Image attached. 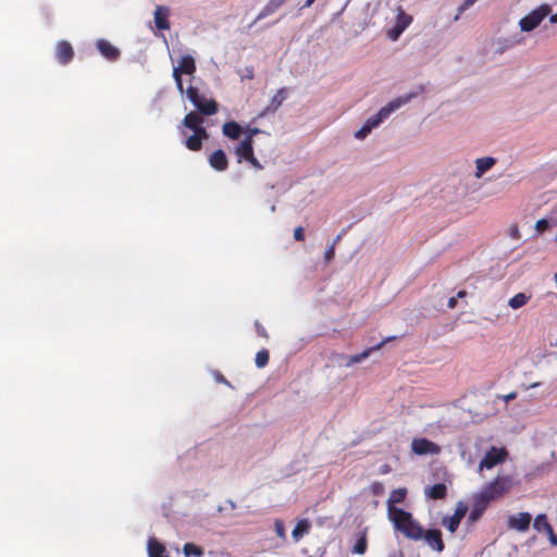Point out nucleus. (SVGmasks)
I'll return each instance as SVG.
<instances>
[{"mask_svg": "<svg viewBox=\"0 0 557 557\" xmlns=\"http://www.w3.org/2000/svg\"><path fill=\"white\" fill-rule=\"evenodd\" d=\"M476 0H465L462 4H460L458 11L459 13L465 12L467 9H469Z\"/></svg>", "mask_w": 557, "mask_h": 557, "instance_id": "de8ad7c7", "label": "nucleus"}, {"mask_svg": "<svg viewBox=\"0 0 557 557\" xmlns=\"http://www.w3.org/2000/svg\"><path fill=\"white\" fill-rule=\"evenodd\" d=\"M556 240H557V234H556Z\"/></svg>", "mask_w": 557, "mask_h": 557, "instance_id": "69168bd1", "label": "nucleus"}, {"mask_svg": "<svg viewBox=\"0 0 557 557\" xmlns=\"http://www.w3.org/2000/svg\"><path fill=\"white\" fill-rule=\"evenodd\" d=\"M214 379L218 383H223L230 387H233L231 383L224 377V375L220 372H214Z\"/></svg>", "mask_w": 557, "mask_h": 557, "instance_id": "49530a36", "label": "nucleus"}, {"mask_svg": "<svg viewBox=\"0 0 557 557\" xmlns=\"http://www.w3.org/2000/svg\"><path fill=\"white\" fill-rule=\"evenodd\" d=\"M274 529H275V533L276 535L283 541L285 542L286 541V533H285V527H284V523L282 520L280 519H276L274 521Z\"/></svg>", "mask_w": 557, "mask_h": 557, "instance_id": "e433bc0d", "label": "nucleus"}, {"mask_svg": "<svg viewBox=\"0 0 557 557\" xmlns=\"http://www.w3.org/2000/svg\"><path fill=\"white\" fill-rule=\"evenodd\" d=\"M341 236H342V234H338V235L336 236V238H335V239H334V242H333L334 246H335V245H336V243L341 239Z\"/></svg>", "mask_w": 557, "mask_h": 557, "instance_id": "e2e57ef3", "label": "nucleus"}, {"mask_svg": "<svg viewBox=\"0 0 557 557\" xmlns=\"http://www.w3.org/2000/svg\"><path fill=\"white\" fill-rule=\"evenodd\" d=\"M369 488L372 495L374 496H381L384 494L385 491L384 485L381 482L372 483Z\"/></svg>", "mask_w": 557, "mask_h": 557, "instance_id": "58836bf2", "label": "nucleus"}, {"mask_svg": "<svg viewBox=\"0 0 557 557\" xmlns=\"http://www.w3.org/2000/svg\"><path fill=\"white\" fill-rule=\"evenodd\" d=\"M529 299L530 296H527L524 293H519L509 299L508 306L512 309H519L523 307Z\"/></svg>", "mask_w": 557, "mask_h": 557, "instance_id": "473e14b6", "label": "nucleus"}, {"mask_svg": "<svg viewBox=\"0 0 557 557\" xmlns=\"http://www.w3.org/2000/svg\"><path fill=\"white\" fill-rule=\"evenodd\" d=\"M397 515L388 517L395 530L403 533L407 539L420 541L424 536V529L412 517L411 512L405 509L396 510Z\"/></svg>", "mask_w": 557, "mask_h": 557, "instance_id": "f257e3e1", "label": "nucleus"}, {"mask_svg": "<svg viewBox=\"0 0 557 557\" xmlns=\"http://www.w3.org/2000/svg\"><path fill=\"white\" fill-rule=\"evenodd\" d=\"M169 10L163 7H158L154 11V23L158 29H169L170 24L168 21Z\"/></svg>", "mask_w": 557, "mask_h": 557, "instance_id": "bb28decb", "label": "nucleus"}, {"mask_svg": "<svg viewBox=\"0 0 557 557\" xmlns=\"http://www.w3.org/2000/svg\"><path fill=\"white\" fill-rule=\"evenodd\" d=\"M243 127L235 121H230L224 123L222 127V133L224 136L230 139L236 140L240 137Z\"/></svg>", "mask_w": 557, "mask_h": 557, "instance_id": "a878e982", "label": "nucleus"}, {"mask_svg": "<svg viewBox=\"0 0 557 557\" xmlns=\"http://www.w3.org/2000/svg\"><path fill=\"white\" fill-rule=\"evenodd\" d=\"M242 132L246 134L245 138H251V139H253V136L259 135V134L269 135L265 131L260 129L258 127H251L250 125H246L245 127H243Z\"/></svg>", "mask_w": 557, "mask_h": 557, "instance_id": "c9c22d12", "label": "nucleus"}, {"mask_svg": "<svg viewBox=\"0 0 557 557\" xmlns=\"http://www.w3.org/2000/svg\"><path fill=\"white\" fill-rule=\"evenodd\" d=\"M227 505L230 506L231 510H234L236 508V505L233 500H227Z\"/></svg>", "mask_w": 557, "mask_h": 557, "instance_id": "680f3d73", "label": "nucleus"}, {"mask_svg": "<svg viewBox=\"0 0 557 557\" xmlns=\"http://www.w3.org/2000/svg\"><path fill=\"white\" fill-rule=\"evenodd\" d=\"M532 517L529 512H520L517 516H509L508 528L520 532L529 530Z\"/></svg>", "mask_w": 557, "mask_h": 557, "instance_id": "f3484780", "label": "nucleus"}, {"mask_svg": "<svg viewBox=\"0 0 557 557\" xmlns=\"http://www.w3.org/2000/svg\"><path fill=\"white\" fill-rule=\"evenodd\" d=\"M407 495V490L405 487L393 490L388 499H387V515L388 517L397 515L396 510L398 507H395V504L401 503Z\"/></svg>", "mask_w": 557, "mask_h": 557, "instance_id": "aec40b11", "label": "nucleus"}, {"mask_svg": "<svg viewBox=\"0 0 557 557\" xmlns=\"http://www.w3.org/2000/svg\"><path fill=\"white\" fill-rule=\"evenodd\" d=\"M411 449L417 455L437 454L440 450L436 444L426 438L413 440L411 443Z\"/></svg>", "mask_w": 557, "mask_h": 557, "instance_id": "dca6fc26", "label": "nucleus"}, {"mask_svg": "<svg viewBox=\"0 0 557 557\" xmlns=\"http://www.w3.org/2000/svg\"><path fill=\"white\" fill-rule=\"evenodd\" d=\"M203 119L197 112H189L183 121L185 127L189 128L193 132H200V128H205L202 126Z\"/></svg>", "mask_w": 557, "mask_h": 557, "instance_id": "b1692460", "label": "nucleus"}, {"mask_svg": "<svg viewBox=\"0 0 557 557\" xmlns=\"http://www.w3.org/2000/svg\"><path fill=\"white\" fill-rule=\"evenodd\" d=\"M183 554L185 557H202L205 552L202 547L194 543H186L183 547Z\"/></svg>", "mask_w": 557, "mask_h": 557, "instance_id": "7c9ffc66", "label": "nucleus"}, {"mask_svg": "<svg viewBox=\"0 0 557 557\" xmlns=\"http://www.w3.org/2000/svg\"><path fill=\"white\" fill-rule=\"evenodd\" d=\"M334 255H335V247H334V244H332L324 251V259H325V261L330 262L334 258Z\"/></svg>", "mask_w": 557, "mask_h": 557, "instance_id": "79ce46f5", "label": "nucleus"}, {"mask_svg": "<svg viewBox=\"0 0 557 557\" xmlns=\"http://www.w3.org/2000/svg\"><path fill=\"white\" fill-rule=\"evenodd\" d=\"M425 495L431 499H444L447 495V487L444 483H436L425 490Z\"/></svg>", "mask_w": 557, "mask_h": 557, "instance_id": "cd10ccee", "label": "nucleus"}, {"mask_svg": "<svg viewBox=\"0 0 557 557\" xmlns=\"http://www.w3.org/2000/svg\"><path fill=\"white\" fill-rule=\"evenodd\" d=\"M547 533L552 545L557 546V535L554 533L553 528L550 527V531H545Z\"/></svg>", "mask_w": 557, "mask_h": 557, "instance_id": "8fccbe9b", "label": "nucleus"}, {"mask_svg": "<svg viewBox=\"0 0 557 557\" xmlns=\"http://www.w3.org/2000/svg\"><path fill=\"white\" fill-rule=\"evenodd\" d=\"M368 541H367V529L358 533L357 541L351 549V553L363 555L367 552Z\"/></svg>", "mask_w": 557, "mask_h": 557, "instance_id": "c85d7f7f", "label": "nucleus"}, {"mask_svg": "<svg viewBox=\"0 0 557 557\" xmlns=\"http://www.w3.org/2000/svg\"><path fill=\"white\" fill-rule=\"evenodd\" d=\"M196 71L195 59L191 55H184L176 65V89L183 95L185 92L184 79L182 75H188L190 78L188 79V85L191 83L194 78V73Z\"/></svg>", "mask_w": 557, "mask_h": 557, "instance_id": "6e6552de", "label": "nucleus"}, {"mask_svg": "<svg viewBox=\"0 0 557 557\" xmlns=\"http://www.w3.org/2000/svg\"><path fill=\"white\" fill-rule=\"evenodd\" d=\"M516 397H517V393L512 392V393L506 395L504 399H505L506 403H508V401L515 399Z\"/></svg>", "mask_w": 557, "mask_h": 557, "instance_id": "6e6d98bb", "label": "nucleus"}, {"mask_svg": "<svg viewBox=\"0 0 557 557\" xmlns=\"http://www.w3.org/2000/svg\"><path fill=\"white\" fill-rule=\"evenodd\" d=\"M184 94H186L187 99L197 109V113L201 115H212L216 113L218 103L212 99L208 100L201 96L197 87H194L191 84H189L187 85Z\"/></svg>", "mask_w": 557, "mask_h": 557, "instance_id": "39448f33", "label": "nucleus"}, {"mask_svg": "<svg viewBox=\"0 0 557 557\" xmlns=\"http://www.w3.org/2000/svg\"><path fill=\"white\" fill-rule=\"evenodd\" d=\"M550 523L547 520V516L545 513L537 515L533 522V528L537 532L550 531Z\"/></svg>", "mask_w": 557, "mask_h": 557, "instance_id": "c756f323", "label": "nucleus"}, {"mask_svg": "<svg viewBox=\"0 0 557 557\" xmlns=\"http://www.w3.org/2000/svg\"><path fill=\"white\" fill-rule=\"evenodd\" d=\"M96 47L99 53L108 61L115 62L121 57V51L107 39H98Z\"/></svg>", "mask_w": 557, "mask_h": 557, "instance_id": "ddd939ff", "label": "nucleus"}, {"mask_svg": "<svg viewBox=\"0 0 557 557\" xmlns=\"http://www.w3.org/2000/svg\"><path fill=\"white\" fill-rule=\"evenodd\" d=\"M412 17L405 12L400 11L397 15L396 25L388 30V38L396 41L401 33L409 26Z\"/></svg>", "mask_w": 557, "mask_h": 557, "instance_id": "4468645a", "label": "nucleus"}, {"mask_svg": "<svg viewBox=\"0 0 557 557\" xmlns=\"http://www.w3.org/2000/svg\"><path fill=\"white\" fill-rule=\"evenodd\" d=\"M242 78L252 79L253 78V69L252 67H246L244 70V73L240 74Z\"/></svg>", "mask_w": 557, "mask_h": 557, "instance_id": "09e8293b", "label": "nucleus"}, {"mask_svg": "<svg viewBox=\"0 0 557 557\" xmlns=\"http://www.w3.org/2000/svg\"><path fill=\"white\" fill-rule=\"evenodd\" d=\"M255 362L258 368L265 367L269 362V351L267 349L258 351L256 355Z\"/></svg>", "mask_w": 557, "mask_h": 557, "instance_id": "72a5a7b5", "label": "nucleus"}, {"mask_svg": "<svg viewBox=\"0 0 557 557\" xmlns=\"http://www.w3.org/2000/svg\"><path fill=\"white\" fill-rule=\"evenodd\" d=\"M466 295H467V292H466V290H459V292L457 293V296H456V297H457V298H463V297H466Z\"/></svg>", "mask_w": 557, "mask_h": 557, "instance_id": "052dcab7", "label": "nucleus"}, {"mask_svg": "<svg viewBox=\"0 0 557 557\" xmlns=\"http://www.w3.org/2000/svg\"><path fill=\"white\" fill-rule=\"evenodd\" d=\"M556 224L557 223L552 219H541L536 222L535 228L539 233H544L546 230H549L552 226Z\"/></svg>", "mask_w": 557, "mask_h": 557, "instance_id": "f704fd0d", "label": "nucleus"}, {"mask_svg": "<svg viewBox=\"0 0 557 557\" xmlns=\"http://www.w3.org/2000/svg\"><path fill=\"white\" fill-rule=\"evenodd\" d=\"M549 22L552 24H556L557 23V13L556 14H549Z\"/></svg>", "mask_w": 557, "mask_h": 557, "instance_id": "bf43d9fd", "label": "nucleus"}, {"mask_svg": "<svg viewBox=\"0 0 557 557\" xmlns=\"http://www.w3.org/2000/svg\"><path fill=\"white\" fill-rule=\"evenodd\" d=\"M391 471H392V468H391V466H389V465H387V463L382 465V466L380 467V470H379L380 474H387V473H389Z\"/></svg>", "mask_w": 557, "mask_h": 557, "instance_id": "3c124183", "label": "nucleus"}, {"mask_svg": "<svg viewBox=\"0 0 557 557\" xmlns=\"http://www.w3.org/2000/svg\"><path fill=\"white\" fill-rule=\"evenodd\" d=\"M184 94H186L187 99L197 109V113L201 115H212L216 113L218 103L212 99L208 100L201 96L197 87H194L191 84H189L187 85Z\"/></svg>", "mask_w": 557, "mask_h": 557, "instance_id": "423d86ee", "label": "nucleus"}, {"mask_svg": "<svg viewBox=\"0 0 557 557\" xmlns=\"http://www.w3.org/2000/svg\"><path fill=\"white\" fill-rule=\"evenodd\" d=\"M236 156L238 157V162H242V159H248L253 154V139L244 138L240 144L237 146L235 150Z\"/></svg>", "mask_w": 557, "mask_h": 557, "instance_id": "5701e85b", "label": "nucleus"}, {"mask_svg": "<svg viewBox=\"0 0 557 557\" xmlns=\"http://www.w3.org/2000/svg\"><path fill=\"white\" fill-rule=\"evenodd\" d=\"M511 236L515 237V238L519 237V230H518L517 226H512L511 227Z\"/></svg>", "mask_w": 557, "mask_h": 557, "instance_id": "13d9d810", "label": "nucleus"}, {"mask_svg": "<svg viewBox=\"0 0 557 557\" xmlns=\"http://www.w3.org/2000/svg\"><path fill=\"white\" fill-rule=\"evenodd\" d=\"M74 49L67 40H60L55 45V59L62 65H66L74 59Z\"/></svg>", "mask_w": 557, "mask_h": 557, "instance_id": "9b49d317", "label": "nucleus"}, {"mask_svg": "<svg viewBox=\"0 0 557 557\" xmlns=\"http://www.w3.org/2000/svg\"><path fill=\"white\" fill-rule=\"evenodd\" d=\"M310 529V523L307 520H302L297 523L292 532L293 539L297 542L299 541L304 534L308 533Z\"/></svg>", "mask_w": 557, "mask_h": 557, "instance_id": "2f4dec72", "label": "nucleus"}, {"mask_svg": "<svg viewBox=\"0 0 557 557\" xmlns=\"http://www.w3.org/2000/svg\"><path fill=\"white\" fill-rule=\"evenodd\" d=\"M468 511V505L465 504L463 502H458L456 508H455V512L451 517H444L443 520H442V524L447 528V530L450 532V533H454L461 520L463 519V517L466 516Z\"/></svg>", "mask_w": 557, "mask_h": 557, "instance_id": "9d476101", "label": "nucleus"}, {"mask_svg": "<svg viewBox=\"0 0 557 557\" xmlns=\"http://www.w3.org/2000/svg\"><path fill=\"white\" fill-rule=\"evenodd\" d=\"M506 457L507 450L505 448H496L492 446L479 462L478 471L482 472L484 469H492L504 462Z\"/></svg>", "mask_w": 557, "mask_h": 557, "instance_id": "1a4fd4ad", "label": "nucleus"}, {"mask_svg": "<svg viewBox=\"0 0 557 557\" xmlns=\"http://www.w3.org/2000/svg\"><path fill=\"white\" fill-rule=\"evenodd\" d=\"M418 91L409 92L393 99L386 106H384L376 114L369 117L363 125L367 126L372 132V129L379 127L393 112L398 110L400 107L409 103L413 98L418 96Z\"/></svg>", "mask_w": 557, "mask_h": 557, "instance_id": "20e7f679", "label": "nucleus"}, {"mask_svg": "<svg viewBox=\"0 0 557 557\" xmlns=\"http://www.w3.org/2000/svg\"><path fill=\"white\" fill-rule=\"evenodd\" d=\"M456 305H457V297H450L447 302L448 308L454 309L456 307Z\"/></svg>", "mask_w": 557, "mask_h": 557, "instance_id": "5fc2aeb1", "label": "nucleus"}, {"mask_svg": "<svg viewBox=\"0 0 557 557\" xmlns=\"http://www.w3.org/2000/svg\"><path fill=\"white\" fill-rule=\"evenodd\" d=\"M224 509H225V508H224L223 506H219V507H218V511H219V512H222Z\"/></svg>", "mask_w": 557, "mask_h": 557, "instance_id": "0e129e2a", "label": "nucleus"}, {"mask_svg": "<svg viewBox=\"0 0 557 557\" xmlns=\"http://www.w3.org/2000/svg\"><path fill=\"white\" fill-rule=\"evenodd\" d=\"M287 98L286 88H280L276 94L271 98L270 103L261 110L255 120L263 119L269 113L275 112L283 103V101Z\"/></svg>", "mask_w": 557, "mask_h": 557, "instance_id": "f8f14e48", "label": "nucleus"}, {"mask_svg": "<svg viewBox=\"0 0 557 557\" xmlns=\"http://www.w3.org/2000/svg\"><path fill=\"white\" fill-rule=\"evenodd\" d=\"M315 0H306V2L300 7V10L307 9L313 4Z\"/></svg>", "mask_w": 557, "mask_h": 557, "instance_id": "4d7b16f0", "label": "nucleus"}, {"mask_svg": "<svg viewBox=\"0 0 557 557\" xmlns=\"http://www.w3.org/2000/svg\"><path fill=\"white\" fill-rule=\"evenodd\" d=\"M511 486V479L509 476H497L494 481L490 482L480 493L474 495L473 506L485 511L491 500L502 496Z\"/></svg>", "mask_w": 557, "mask_h": 557, "instance_id": "f03ea898", "label": "nucleus"}, {"mask_svg": "<svg viewBox=\"0 0 557 557\" xmlns=\"http://www.w3.org/2000/svg\"><path fill=\"white\" fill-rule=\"evenodd\" d=\"M276 11V8H274L272 4L268 3L264 9L259 13V15L257 16L256 21H259L272 13H274Z\"/></svg>", "mask_w": 557, "mask_h": 557, "instance_id": "ea45409f", "label": "nucleus"}, {"mask_svg": "<svg viewBox=\"0 0 557 557\" xmlns=\"http://www.w3.org/2000/svg\"><path fill=\"white\" fill-rule=\"evenodd\" d=\"M148 555L149 557H170L165 546L154 537H150L148 541Z\"/></svg>", "mask_w": 557, "mask_h": 557, "instance_id": "393cba45", "label": "nucleus"}, {"mask_svg": "<svg viewBox=\"0 0 557 557\" xmlns=\"http://www.w3.org/2000/svg\"><path fill=\"white\" fill-rule=\"evenodd\" d=\"M256 327H257L259 335H261L263 337H268L265 330L258 322H256Z\"/></svg>", "mask_w": 557, "mask_h": 557, "instance_id": "603ef678", "label": "nucleus"}, {"mask_svg": "<svg viewBox=\"0 0 557 557\" xmlns=\"http://www.w3.org/2000/svg\"><path fill=\"white\" fill-rule=\"evenodd\" d=\"M422 540H424L425 543L437 553L443 552L445 548L442 539V532L438 529L424 530V536L422 537Z\"/></svg>", "mask_w": 557, "mask_h": 557, "instance_id": "2eb2a0df", "label": "nucleus"}, {"mask_svg": "<svg viewBox=\"0 0 557 557\" xmlns=\"http://www.w3.org/2000/svg\"><path fill=\"white\" fill-rule=\"evenodd\" d=\"M284 0H270L269 3L272 4L276 10L283 5Z\"/></svg>", "mask_w": 557, "mask_h": 557, "instance_id": "864d4df0", "label": "nucleus"}, {"mask_svg": "<svg viewBox=\"0 0 557 557\" xmlns=\"http://www.w3.org/2000/svg\"><path fill=\"white\" fill-rule=\"evenodd\" d=\"M246 161L249 162L257 170L263 169V165H261V163L258 161L255 154L250 156L248 159H246Z\"/></svg>", "mask_w": 557, "mask_h": 557, "instance_id": "a18cd8bd", "label": "nucleus"}, {"mask_svg": "<svg viewBox=\"0 0 557 557\" xmlns=\"http://www.w3.org/2000/svg\"><path fill=\"white\" fill-rule=\"evenodd\" d=\"M294 238L297 242H302L305 239V230L301 226H298L294 231Z\"/></svg>", "mask_w": 557, "mask_h": 557, "instance_id": "37998d69", "label": "nucleus"}, {"mask_svg": "<svg viewBox=\"0 0 557 557\" xmlns=\"http://www.w3.org/2000/svg\"><path fill=\"white\" fill-rule=\"evenodd\" d=\"M418 91L409 92L393 99L386 106H384L376 114L369 117L363 125L367 126L372 132V129L379 127L393 112L398 110L400 107L409 103L413 98L418 96Z\"/></svg>", "mask_w": 557, "mask_h": 557, "instance_id": "7ed1b4c3", "label": "nucleus"}, {"mask_svg": "<svg viewBox=\"0 0 557 557\" xmlns=\"http://www.w3.org/2000/svg\"><path fill=\"white\" fill-rule=\"evenodd\" d=\"M371 133V131L367 127V126H362L360 129H358L357 132H355V138L359 139V140H362L364 139L369 134Z\"/></svg>", "mask_w": 557, "mask_h": 557, "instance_id": "a19ab883", "label": "nucleus"}, {"mask_svg": "<svg viewBox=\"0 0 557 557\" xmlns=\"http://www.w3.org/2000/svg\"><path fill=\"white\" fill-rule=\"evenodd\" d=\"M461 458L469 465H473L476 460V456H473L471 453H467L466 450L461 451Z\"/></svg>", "mask_w": 557, "mask_h": 557, "instance_id": "c03bdc74", "label": "nucleus"}, {"mask_svg": "<svg viewBox=\"0 0 557 557\" xmlns=\"http://www.w3.org/2000/svg\"><path fill=\"white\" fill-rule=\"evenodd\" d=\"M552 13L549 4H541L539 8L531 11L528 15L522 17L519 22L522 32H531L536 28L541 22Z\"/></svg>", "mask_w": 557, "mask_h": 557, "instance_id": "0eeeda50", "label": "nucleus"}, {"mask_svg": "<svg viewBox=\"0 0 557 557\" xmlns=\"http://www.w3.org/2000/svg\"><path fill=\"white\" fill-rule=\"evenodd\" d=\"M209 138V133L206 128H200V132H193L191 135L186 137L185 145L191 151H198L202 148V141Z\"/></svg>", "mask_w": 557, "mask_h": 557, "instance_id": "a211bd4d", "label": "nucleus"}, {"mask_svg": "<svg viewBox=\"0 0 557 557\" xmlns=\"http://www.w3.org/2000/svg\"><path fill=\"white\" fill-rule=\"evenodd\" d=\"M496 163V159L493 157H483L475 160V173L476 178H481L485 172L491 170Z\"/></svg>", "mask_w": 557, "mask_h": 557, "instance_id": "4be33fe9", "label": "nucleus"}, {"mask_svg": "<svg viewBox=\"0 0 557 557\" xmlns=\"http://www.w3.org/2000/svg\"><path fill=\"white\" fill-rule=\"evenodd\" d=\"M208 162L210 166L219 172L225 171L228 168L227 156L224 150L218 149L213 151L209 158Z\"/></svg>", "mask_w": 557, "mask_h": 557, "instance_id": "6ab92c4d", "label": "nucleus"}, {"mask_svg": "<svg viewBox=\"0 0 557 557\" xmlns=\"http://www.w3.org/2000/svg\"><path fill=\"white\" fill-rule=\"evenodd\" d=\"M393 338L394 337H387V338L383 339L381 343L376 344L375 346H373V347H371L369 349H366V350H363L360 354L350 356L348 358V361L345 363V366L349 367V366H352L355 363H359V362L363 361L364 359H367L370 356V354L372 351L380 349L385 343L392 341Z\"/></svg>", "mask_w": 557, "mask_h": 557, "instance_id": "412c9836", "label": "nucleus"}, {"mask_svg": "<svg viewBox=\"0 0 557 557\" xmlns=\"http://www.w3.org/2000/svg\"><path fill=\"white\" fill-rule=\"evenodd\" d=\"M483 510L480 509V508H476L473 506V508L471 509L469 516H468V522L469 523H474L476 522L483 515Z\"/></svg>", "mask_w": 557, "mask_h": 557, "instance_id": "4c0bfd02", "label": "nucleus"}]
</instances>
